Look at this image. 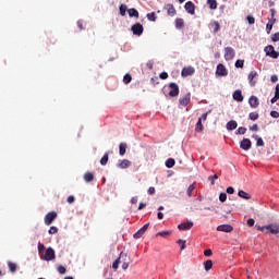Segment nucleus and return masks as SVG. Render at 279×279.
<instances>
[{"label": "nucleus", "mask_w": 279, "mask_h": 279, "mask_svg": "<svg viewBox=\"0 0 279 279\" xmlns=\"http://www.w3.org/2000/svg\"><path fill=\"white\" fill-rule=\"evenodd\" d=\"M257 230H259V232H264V234H279V225L270 223L264 227L257 226Z\"/></svg>", "instance_id": "f257e3e1"}, {"label": "nucleus", "mask_w": 279, "mask_h": 279, "mask_svg": "<svg viewBox=\"0 0 279 279\" xmlns=\"http://www.w3.org/2000/svg\"><path fill=\"white\" fill-rule=\"evenodd\" d=\"M117 260H120L119 264L122 265V269H128L130 267V258L126 253L121 252Z\"/></svg>", "instance_id": "f03ea898"}, {"label": "nucleus", "mask_w": 279, "mask_h": 279, "mask_svg": "<svg viewBox=\"0 0 279 279\" xmlns=\"http://www.w3.org/2000/svg\"><path fill=\"white\" fill-rule=\"evenodd\" d=\"M264 51H265L266 56H268L269 58H274V60H278L279 52L276 51L274 46H271V45L266 46Z\"/></svg>", "instance_id": "7ed1b4c3"}, {"label": "nucleus", "mask_w": 279, "mask_h": 279, "mask_svg": "<svg viewBox=\"0 0 279 279\" xmlns=\"http://www.w3.org/2000/svg\"><path fill=\"white\" fill-rule=\"evenodd\" d=\"M40 258H41L43 260H47V262H49V260H56V251H53L51 247H48V248L46 250L45 254H43V255L40 256Z\"/></svg>", "instance_id": "20e7f679"}, {"label": "nucleus", "mask_w": 279, "mask_h": 279, "mask_svg": "<svg viewBox=\"0 0 279 279\" xmlns=\"http://www.w3.org/2000/svg\"><path fill=\"white\" fill-rule=\"evenodd\" d=\"M56 219H58V214L56 211H50L45 216L44 221L46 226H51Z\"/></svg>", "instance_id": "39448f33"}, {"label": "nucleus", "mask_w": 279, "mask_h": 279, "mask_svg": "<svg viewBox=\"0 0 279 279\" xmlns=\"http://www.w3.org/2000/svg\"><path fill=\"white\" fill-rule=\"evenodd\" d=\"M187 104H191V93H187L185 96L180 97L179 108H186Z\"/></svg>", "instance_id": "423d86ee"}, {"label": "nucleus", "mask_w": 279, "mask_h": 279, "mask_svg": "<svg viewBox=\"0 0 279 279\" xmlns=\"http://www.w3.org/2000/svg\"><path fill=\"white\" fill-rule=\"evenodd\" d=\"M216 75L219 77H228V69H226L225 64H218L216 69Z\"/></svg>", "instance_id": "0eeeda50"}, {"label": "nucleus", "mask_w": 279, "mask_h": 279, "mask_svg": "<svg viewBox=\"0 0 279 279\" xmlns=\"http://www.w3.org/2000/svg\"><path fill=\"white\" fill-rule=\"evenodd\" d=\"M169 96L170 97H178L180 95V87L175 83H170L169 85Z\"/></svg>", "instance_id": "6e6552de"}, {"label": "nucleus", "mask_w": 279, "mask_h": 279, "mask_svg": "<svg viewBox=\"0 0 279 279\" xmlns=\"http://www.w3.org/2000/svg\"><path fill=\"white\" fill-rule=\"evenodd\" d=\"M240 147L244 149V151H250V149H252V141H250V138H243L240 142Z\"/></svg>", "instance_id": "1a4fd4ad"}, {"label": "nucleus", "mask_w": 279, "mask_h": 279, "mask_svg": "<svg viewBox=\"0 0 279 279\" xmlns=\"http://www.w3.org/2000/svg\"><path fill=\"white\" fill-rule=\"evenodd\" d=\"M234 56H235V52L232 49V47L225 48V60H227V61L233 60Z\"/></svg>", "instance_id": "9d476101"}, {"label": "nucleus", "mask_w": 279, "mask_h": 279, "mask_svg": "<svg viewBox=\"0 0 279 279\" xmlns=\"http://www.w3.org/2000/svg\"><path fill=\"white\" fill-rule=\"evenodd\" d=\"M232 230H234V228L230 225H220V226L217 227L218 232L230 233V232H232Z\"/></svg>", "instance_id": "9b49d317"}, {"label": "nucleus", "mask_w": 279, "mask_h": 279, "mask_svg": "<svg viewBox=\"0 0 279 279\" xmlns=\"http://www.w3.org/2000/svg\"><path fill=\"white\" fill-rule=\"evenodd\" d=\"M194 73H195V68L187 66V68H183L181 75L182 77H189V75H193Z\"/></svg>", "instance_id": "f8f14e48"}, {"label": "nucleus", "mask_w": 279, "mask_h": 279, "mask_svg": "<svg viewBox=\"0 0 279 279\" xmlns=\"http://www.w3.org/2000/svg\"><path fill=\"white\" fill-rule=\"evenodd\" d=\"M187 14H195V4L191 1L186 2L184 5Z\"/></svg>", "instance_id": "ddd939ff"}, {"label": "nucleus", "mask_w": 279, "mask_h": 279, "mask_svg": "<svg viewBox=\"0 0 279 279\" xmlns=\"http://www.w3.org/2000/svg\"><path fill=\"white\" fill-rule=\"evenodd\" d=\"M193 228V221L182 222L178 226L179 230H191Z\"/></svg>", "instance_id": "4468645a"}, {"label": "nucleus", "mask_w": 279, "mask_h": 279, "mask_svg": "<svg viewBox=\"0 0 279 279\" xmlns=\"http://www.w3.org/2000/svg\"><path fill=\"white\" fill-rule=\"evenodd\" d=\"M254 77H258V73H256V71H252L248 74V82L251 86H256V81H254Z\"/></svg>", "instance_id": "2eb2a0df"}, {"label": "nucleus", "mask_w": 279, "mask_h": 279, "mask_svg": "<svg viewBox=\"0 0 279 279\" xmlns=\"http://www.w3.org/2000/svg\"><path fill=\"white\" fill-rule=\"evenodd\" d=\"M165 9L167 10V14L168 16H175V8L173 7V4H167L165 7Z\"/></svg>", "instance_id": "dca6fc26"}, {"label": "nucleus", "mask_w": 279, "mask_h": 279, "mask_svg": "<svg viewBox=\"0 0 279 279\" xmlns=\"http://www.w3.org/2000/svg\"><path fill=\"white\" fill-rule=\"evenodd\" d=\"M131 32H133L134 36H141V23H136L131 27Z\"/></svg>", "instance_id": "f3484780"}, {"label": "nucleus", "mask_w": 279, "mask_h": 279, "mask_svg": "<svg viewBox=\"0 0 279 279\" xmlns=\"http://www.w3.org/2000/svg\"><path fill=\"white\" fill-rule=\"evenodd\" d=\"M248 104H250L251 108H258V97L251 96L248 99Z\"/></svg>", "instance_id": "a211bd4d"}, {"label": "nucleus", "mask_w": 279, "mask_h": 279, "mask_svg": "<svg viewBox=\"0 0 279 279\" xmlns=\"http://www.w3.org/2000/svg\"><path fill=\"white\" fill-rule=\"evenodd\" d=\"M236 128H239V124L234 120H231L227 123V130L229 132H232V130H236Z\"/></svg>", "instance_id": "6ab92c4d"}, {"label": "nucleus", "mask_w": 279, "mask_h": 279, "mask_svg": "<svg viewBox=\"0 0 279 279\" xmlns=\"http://www.w3.org/2000/svg\"><path fill=\"white\" fill-rule=\"evenodd\" d=\"M83 179L85 182H93L95 180V174H93V172H85Z\"/></svg>", "instance_id": "aec40b11"}, {"label": "nucleus", "mask_w": 279, "mask_h": 279, "mask_svg": "<svg viewBox=\"0 0 279 279\" xmlns=\"http://www.w3.org/2000/svg\"><path fill=\"white\" fill-rule=\"evenodd\" d=\"M233 99L234 101H243V94L241 93V89L233 93Z\"/></svg>", "instance_id": "412c9836"}, {"label": "nucleus", "mask_w": 279, "mask_h": 279, "mask_svg": "<svg viewBox=\"0 0 279 279\" xmlns=\"http://www.w3.org/2000/svg\"><path fill=\"white\" fill-rule=\"evenodd\" d=\"M130 165H132V162H130V160L123 159L122 161H120V162L118 163V167H119L120 169H128V167H130Z\"/></svg>", "instance_id": "4be33fe9"}, {"label": "nucleus", "mask_w": 279, "mask_h": 279, "mask_svg": "<svg viewBox=\"0 0 279 279\" xmlns=\"http://www.w3.org/2000/svg\"><path fill=\"white\" fill-rule=\"evenodd\" d=\"M253 138L256 141V147H265V142L263 141V137H258V135L254 134Z\"/></svg>", "instance_id": "5701e85b"}, {"label": "nucleus", "mask_w": 279, "mask_h": 279, "mask_svg": "<svg viewBox=\"0 0 279 279\" xmlns=\"http://www.w3.org/2000/svg\"><path fill=\"white\" fill-rule=\"evenodd\" d=\"M126 150H128V144L126 143H120V146H119L120 156H125Z\"/></svg>", "instance_id": "b1692460"}, {"label": "nucleus", "mask_w": 279, "mask_h": 279, "mask_svg": "<svg viewBox=\"0 0 279 279\" xmlns=\"http://www.w3.org/2000/svg\"><path fill=\"white\" fill-rule=\"evenodd\" d=\"M128 14H129V16H130L131 19H132V17L138 19V16H140L138 10H136V9H129V10H128Z\"/></svg>", "instance_id": "393cba45"}, {"label": "nucleus", "mask_w": 279, "mask_h": 279, "mask_svg": "<svg viewBox=\"0 0 279 279\" xmlns=\"http://www.w3.org/2000/svg\"><path fill=\"white\" fill-rule=\"evenodd\" d=\"M238 195H239V197H241L242 199H251V198H252V196H251L247 192H245V191H243V190H240L239 193H238Z\"/></svg>", "instance_id": "a878e982"}, {"label": "nucleus", "mask_w": 279, "mask_h": 279, "mask_svg": "<svg viewBox=\"0 0 279 279\" xmlns=\"http://www.w3.org/2000/svg\"><path fill=\"white\" fill-rule=\"evenodd\" d=\"M210 28L214 31V34H217V32L221 29V25L219 24V22H214L210 24Z\"/></svg>", "instance_id": "bb28decb"}, {"label": "nucleus", "mask_w": 279, "mask_h": 279, "mask_svg": "<svg viewBox=\"0 0 279 279\" xmlns=\"http://www.w3.org/2000/svg\"><path fill=\"white\" fill-rule=\"evenodd\" d=\"M175 27L177 29H182V27H184V20L183 19H177L175 20Z\"/></svg>", "instance_id": "cd10ccee"}, {"label": "nucleus", "mask_w": 279, "mask_h": 279, "mask_svg": "<svg viewBox=\"0 0 279 279\" xmlns=\"http://www.w3.org/2000/svg\"><path fill=\"white\" fill-rule=\"evenodd\" d=\"M166 167H167L168 169H172V167H175V159L169 158V159L166 161Z\"/></svg>", "instance_id": "c85d7f7f"}, {"label": "nucleus", "mask_w": 279, "mask_h": 279, "mask_svg": "<svg viewBox=\"0 0 279 279\" xmlns=\"http://www.w3.org/2000/svg\"><path fill=\"white\" fill-rule=\"evenodd\" d=\"M193 191H195V183L191 184L186 190V195L193 197Z\"/></svg>", "instance_id": "c756f323"}, {"label": "nucleus", "mask_w": 279, "mask_h": 279, "mask_svg": "<svg viewBox=\"0 0 279 279\" xmlns=\"http://www.w3.org/2000/svg\"><path fill=\"white\" fill-rule=\"evenodd\" d=\"M205 271H210L213 269V260L208 259L204 263Z\"/></svg>", "instance_id": "7c9ffc66"}, {"label": "nucleus", "mask_w": 279, "mask_h": 279, "mask_svg": "<svg viewBox=\"0 0 279 279\" xmlns=\"http://www.w3.org/2000/svg\"><path fill=\"white\" fill-rule=\"evenodd\" d=\"M210 10H217V0H207Z\"/></svg>", "instance_id": "2f4dec72"}, {"label": "nucleus", "mask_w": 279, "mask_h": 279, "mask_svg": "<svg viewBox=\"0 0 279 279\" xmlns=\"http://www.w3.org/2000/svg\"><path fill=\"white\" fill-rule=\"evenodd\" d=\"M195 130L196 132H204V125L202 124V119H198Z\"/></svg>", "instance_id": "473e14b6"}, {"label": "nucleus", "mask_w": 279, "mask_h": 279, "mask_svg": "<svg viewBox=\"0 0 279 279\" xmlns=\"http://www.w3.org/2000/svg\"><path fill=\"white\" fill-rule=\"evenodd\" d=\"M8 267H9V270L11 271V274H15L16 272V264H14L12 262H9L8 263Z\"/></svg>", "instance_id": "72a5a7b5"}, {"label": "nucleus", "mask_w": 279, "mask_h": 279, "mask_svg": "<svg viewBox=\"0 0 279 279\" xmlns=\"http://www.w3.org/2000/svg\"><path fill=\"white\" fill-rule=\"evenodd\" d=\"M100 165L102 167H106V165H108V153H106L102 158L100 159Z\"/></svg>", "instance_id": "f704fd0d"}, {"label": "nucleus", "mask_w": 279, "mask_h": 279, "mask_svg": "<svg viewBox=\"0 0 279 279\" xmlns=\"http://www.w3.org/2000/svg\"><path fill=\"white\" fill-rule=\"evenodd\" d=\"M125 12H128V5L126 4H121L120 5V15L125 16Z\"/></svg>", "instance_id": "c9c22d12"}, {"label": "nucleus", "mask_w": 279, "mask_h": 279, "mask_svg": "<svg viewBox=\"0 0 279 279\" xmlns=\"http://www.w3.org/2000/svg\"><path fill=\"white\" fill-rule=\"evenodd\" d=\"M130 82H132V75L131 74H125L123 76V83L124 84H130Z\"/></svg>", "instance_id": "e433bc0d"}, {"label": "nucleus", "mask_w": 279, "mask_h": 279, "mask_svg": "<svg viewBox=\"0 0 279 279\" xmlns=\"http://www.w3.org/2000/svg\"><path fill=\"white\" fill-rule=\"evenodd\" d=\"M57 269L61 276H63V274H66V268L62 265H59Z\"/></svg>", "instance_id": "4c0bfd02"}, {"label": "nucleus", "mask_w": 279, "mask_h": 279, "mask_svg": "<svg viewBox=\"0 0 279 279\" xmlns=\"http://www.w3.org/2000/svg\"><path fill=\"white\" fill-rule=\"evenodd\" d=\"M248 119H251V121H256L258 119V113L256 112H251L248 114Z\"/></svg>", "instance_id": "58836bf2"}, {"label": "nucleus", "mask_w": 279, "mask_h": 279, "mask_svg": "<svg viewBox=\"0 0 279 279\" xmlns=\"http://www.w3.org/2000/svg\"><path fill=\"white\" fill-rule=\"evenodd\" d=\"M38 252H39V256H43V253L45 252V244L39 243L38 244Z\"/></svg>", "instance_id": "ea45409f"}, {"label": "nucleus", "mask_w": 279, "mask_h": 279, "mask_svg": "<svg viewBox=\"0 0 279 279\" xmlns=\"http://www.w3.org/2000/svg\"><path fill=\"white\" fill-rule=\"evenodd\" d=\"M171 234V231H160L156 234V236H169Z\"/></svg>", "instance_id": "a19ab883"}, {"label": "nucleus", "mask_w": 279, "mask_h": 279, "mask_svg": "<svg viewBox=\"0 0 279 279\" xmlns=\"http://www.w3.org/2000/svg\"><path fill=\"white\" fill-rule=\"evenodd\" d=\"M246 132H247V129H246V128L240 126V128L236 130L235 134H245Z\"/></svg>", "instance_id": "79ce46f5"}, {"label": "nucleus", "mask_w": 279, "mask_h": 279, "mask_svg": "<svg viewBox=\"0 0 279 279\" xmlns=\"http://www.w3.org/2000/svg\"><path fill=\"white\" fill-rule=\"evenodd\" d=\"M245 63V61L244 60H238L236 62H235V68L236 69H243V64Z\"/></svg>", "instance_id": "37998d69"}, {"label": "nucleus", "mask_w": 279, "mask_h": 279, "mask_svg": "<svg viewBox=\"0 0 279 279\" xmlns=\"http://www.w3.org/2000/svg\"><path fill=\"white\" fill-rule=\"evenodd\" d=\"M119 265H121L120 259H116L112 264V269H114V271H117L119 269Z\"/></svg>", "instance_id": "c03bdc74"}, {"label": "nucleus", "mask_w": 279, "mask_h": 279, "mask_svg": "<svg viewBox=\"0 0 279 279\" xmlns=\"http://www.w3.org/2000/svg\"><path fill=\"white\" fill-rule=\"evenodd\" d=\"M147 19H148V21H153V22H156V13H148L147 14Z\"/></svg>", "instance_id": "a18cd8bd"}, {"label": "nucleus", "mask_w": 279, "mask_h": 279, "mask_svg": "<svg viewBox=\"0 0 279 279\" xmlns=\"http://www.w3.org/2000/svg\"><path fill=\"white\" fill-rule=\"evenodd\" d=\"M228 199V194H226V193H220V195H219V201L220 202H226Z\"/></svg>", "instance_id": "49530a36"}, {"label": "nucleus", "mask_w": 279, "mask_h": 279, "mask_svg": "<svg viewBox=\"0 0 279 279\" xmlns=\"http://www.w3.org/2000/svg\"><path fill=\"white\" fill-rule=\"evenodd\" d=\"M178 244L181 245V250H186V241L178 240Z\"/></svg>", "instance_id": "de8ad7c7"}, {"label": "nucleus", "mask_w": 279, "mask_h": 279, "mask_svg": "<svg viewBox=\"0 0 279 279\" xmlns=\"http://www.w3.org/2000/svg\"><path fill=\"white\" fill-rule=\"evenodd\" d=\"M247 22H248V25H254V23H256V20L254 19V16L252 15H248L246 17Z\"/></svg>", "instance_id": "09e8293b"}, {"label": "nucleus", "mask_w": 279, "mask_h": 279, "mask_svg": "<svg viewBox=\"0 0 279 279\" xmlns=\"http://www.w3.org/2000/svg\"><path fill=\"white\" fill-rule=\"evenodd\" d=\"M208 180L209 182H211V184H215V180H219V175L217 174L210 175L208 177Z\"/></svg>", "instance_id": "8fccbe9b"}, {"label": "nucleus", "mask_w": 279, "mask_h": 279, "mask_svg": "<svg viewBox=\"0 0 279 279\" xmlns=\"http://www.w3.org/2000/svg\"><path fill=\"white\" fill-rule=\"evenodd\" d=\"M49 234H58V229L57 227H50V229L48 230Z\"/></svg>", "instance_id": "3c124183"}, {"label": "nucleus", "mask_w": 279, "mask_h": 279, "mask_svg": "<svg viewBox=\"0 0 279 279\" xmlns=\"http://www.w3.org/2000/svg\"><path fill=\"white\" fill-rule=\"evenodd\" d=\"M210 110L209 111H207L206 113H203L202 114V117L199 118L201 119V121H206V119H208V114H210Z\"/></svg>", "instance_id": "603ef678"}, {"label": "nucleus", "mask_w": 279, "mask_h": 279, "mask_svg": "<svg viewBox=\"0 0 279 279\" xmlns=\"http://www.w3.org/2000/svg\"><path fill=\"white\" fill-rule=\"evenodd\" d=\"M272 43H278L279 40V33H275L271 38Z\"/></svg>", "instance_id": "864d4df0"}, {"label": "nucleus", "mask_w": 279, "mask_h": 279, "mask_svg": "<svg viewBox=\"0 0 279 279\" xmlns=\"http://www.w3.org/2000/svg\"><path fill=\"white\" fill-rule=\"evenodd\" d=\"M272 28H274V24H267V25H266V32H267V34H270Z\"/></svg>", "instance_id": "5fc2aeb1"}, {"label": "nucleus", "mask_w": 279, "mask_h": 279, "mask_svg": "<svg viewBox=\"0 0 279 279\" xmlns=\"http://www.w3.org/2000/svg\"><path fill=\"white\" fill-rule=\"evenodd\" d=\"M227 193L229 195H234V187H232V186L227 187Z\"/></svg>", "instance_id": "6e6d98bb"}, {"label": "nucleus", "mask_w": 279, "mask_h": 279, "mask_svg": "<svg viewBox=\"0 0 279 279\" xmlns=\"http://www.w3.org/2000/svg\"><path fill=\"white\" fill-rule=\"evenodd\" d=\"M270 117H272V119H278L279 118V112L278 111H271Z\"/></svg>", "instance_id": "4d7b16f0"}, {"label": "nucleus", "mask_w": 279, "mask_h": 279, "mask_svg": "<svg viewBox=\"0 0 279 279\" xmlns=\"http://www.w3.org/2000/svg\"><path fill=\"white\" fill-rule=\"evenodd\" d=\"M205 256H213V250L207 248L204 251Z\"/></svg>", "instance_id": "13d9d810"}, {"label": "nucleus", "mask_w": 279, "mask_h": 279, "mask_svg": "<svg viewBox=\"0 0 279 279\" xmlns=\"http://www.w3.org/2000/svg\"><path fill=\"white\" fill-rule=\"evenodd\" d=\"M160 80H167V77H169V74L167 72H162L160 75H159Z\"/></svg>", "instance_id": "bf43d9fd"}, {"label": "nucleus", "mask_w": 279, "mask_h": 279, "mask_svg": "<svg viewBox=\"0 0 279 279\" xmlns=\"http://www.w3.org/2000/svg\"><path fill=\"white\" fill-rule=\"evenodd\" d=\"M251 132H258V124L250 126Z\"/></svg>", "instance_id": "052dcab7"}, {"label": "nucleus", "mask_w": 279, "mask_h": 279, "mask_svg": "<svg viewBox=\"0 0 279 279\" xmlns=\"http://www.w3.org/2000/svg\"><path fill=\"white\" fill-rule=\"evenodd\" d=\"M156 193V187L151 186L148 189V195H154Z\"/></svg>", "instance_id": "680f3d73"}, {"label": "nucleus", "mask_w": 279, "mask_h": 279, "mask_svg": "<svg viewBox=\"0 0 279 279\" xmlns=\"http://www.w3.org/2000/svg\"><path fill=\"white\" fill-rule=\"evenodd\" d=\"M66 202H68V204H73V202H75V197L74 196H69Z\"/></svg>", "instance_id": "e2e57ef3"}, {"label": "nucleus", "mask_w": 279, "mask_h": 279, "mask_svg": "<svg viewBox=\"0 0 279 279\" xmlns=\"http://www.w3.org/2000/svg\"><path fill=\"white\" fill-rule=\"evenodd\" d=\"M77 27L80 31L84 29V23L82 21H77Z\"/></svg>", "instance_id": "0e129e2a"}, {"label": "nucleus", "mask_w": 279, "mask_h": 279, "mask_svg": "<svg viewBox=\"0 0 279 279\" xmlns=\"http://www.w3.org/2000/svg\"><path fill=\"white\" fill-rule=\"evenodd\" d=\"M270 81L272 82V84H276V82H278V75H272L270 77Z\"/></svg>", "instance_id": "69168bd1"}, {"label": "nucleus", "mask_w": 279, "mask_h": 279, "mask_svg": "<svg viewBox=\"0 0 279 279\" xmlns=\"http://www.w3.org/2000/svg\"><path fill=\"white\" fill-rule=\"evenodd\" d=\"M254 223H255L254 219L250 218L247 220V226H250V228H252V226H254Z\"/></svg>", "instance_id": "338daca9"}, {"label": "nucleus", "mask_w": 279, "mask_h": 279, "mask_svg": "<svg viewBox=\"0 0 279 279\" xmlns=\"http://www.w3.org/2000/svg\"><path fill=\"white\" fill-rule=\"evenodd\" d=\"M275 96H277V98H279V84L276 85Z\"/></svg>", "instance_id": "774afa93"}]
</instances>
